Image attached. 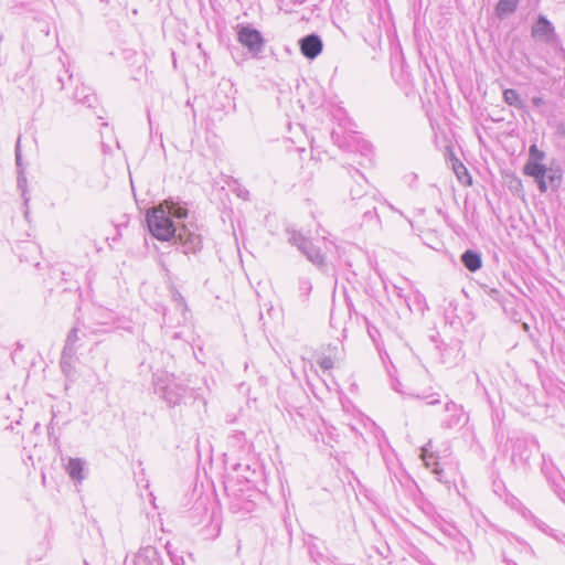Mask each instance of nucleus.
I'll use <instances>...</instances> for the list:
<instances>
[{"label":"nucleus","instance_id":"obj_1","mask_svg":"<svg viewBox=\"0 0 565 565\" xmlns=\"http://www.w3.org/2000/svg\"><path fill=\"white\" fill-rule=\"evenodd\" d=\"M151 234L160 241L175 238L183 247L184 254H196L202 248L201 234L193 224L174 225L163 205L149 210L146 215Z\"/></svg>","mask_w":565,"mask_h":565},{"label":"nucleus","instance_id":"obj_2","mask_svg":"<svg viewBox=\"0 0 565 565\" xmlns=\"http://www.w3.org/2000/svg\"><path fill=\"white\" fill-rule=\"evenodd\" d=\"M153 385L154 393L170 407L181 405L186 395L191 392L186 385L169 375L156 376Z\"/></svg>","mask_w":565,"mask_h":565},{"label":"nucleus","instance_id":"obj_3","mask_svg":"<svg viewBox=\"0 0 565 565\" xmlns=\"http://www.w3.org/2000/svg\"><path fill=\"white\" fill-rule=\"evenodd\" d=\"M288 243L297 247V249L306 256V258L317 266L319 269L326 268V257L321 250L316 247L312 242L303 236L300 232L287 228Z\"/></svg>","mask_w":565,"mask_h":565},{"label":"nucleus","instance_id":"obj_4","mask_svg":"<svg viewBox=\"0 0 565 565\" xmlns=\"http://www.w3.org/2000/svg\"><path fill=\"white\" fill-rule=\"evenodd\" d=\"M237 40L254 57L262 55L265 40L258 30L249 25L241 26L237 31Z\"/></svg>","mask_w":565,"mask_h":565},{"label":"nucleus","instance_id":"obj_5","mask_svg":"<svg viewBox=\"0 0 565 565\" xmlns=\"http://www.w3.org/2000/svg\"><path fill=\"white\" fill-rule=\"evenodd\" d=\"M446 416L441 420V428L454 429L467 423L468 417L461 405L449 401L445 405Z\"/></svg>","mask_w":565,"mask_h":565},{"label":"nucleus","instance_id":"obj_6","mask_svg":"<svg viewBox=\"0 0 565 565\" xmlns=\"http://www.w3.org/2000/svg\"><path fill=\"white\" fill-rule=\"evenodd\" d=\"M113 318L110 312L103 308H95L87 320L82 326L90 333L103 331L99 327H108L111 324Z\"/></svg>","mask_w":565,"mask_h":565},{"label":"nucleus","instance_id":"obj_7","mask_svg":"<svg viewBox=\"0 0 565 565\" xmlns=\"http://www.w3.org/2000/svg\"><path fill=\"white\" fill-rule=\"evenodd\" d=\"M452 534L454 539L450 540V545L456 551L458 561L463 563L472 562L475 555L469 540L460 532H454Z\"/></svg>","mask_w":565,"mask_h":565},{"label":"nucleus","instance_id":"obj_8","mask_svg":"<svg viewBox=\"0 0 565 565\" xmlns=\"http://www.w3.org/2000/svg\"><path fill=\"white\" fill-rule=\"evenodd\" d=\"M532 35L545 43H554L556 41L555 29L545 17L537 19L532 28Z\"/></svg>","mask_w":565,"mask_h":565},{"label":"nucleus","instance_id":"obj_9","mask_svg":"<svg viewBox=\"0 0 565 565\" xmlns=\"http://www.w3.org/2000/svg\"><path fill=\"white\" fill-rule=\"evenodd\" d=\"M299 45L302 55L310 60L316 58L323 47L321 38L315 33L300 39Z\"/></svg>","mask_w":565,"mask_h":565},{"label":"nucleus","instance_id":"obj_10","mask_svg":"<svg viewBox=\"0 0 565 565\" xmlns=\"http://www.w3.org/2000/svg\"><path fill=\"white\" fill-rule=\"evenodd\" d=\"M134 565H162V559L156 547L146 546L136 554Z\"/></svg>","mask_w":565,"mask_h":565},{"label":"nucleus","instance_id":"obj_11","mask_svg":"<svg viewBox=\"0 0 565 565\" xmlns=\"http://www.w3.org/2000/svg\"><path fill=\"white\" fill-rule=\"evenodd\" d=\"M356 210L361 211L365 221L377 218L376 207L374 206V198L372 195H362L360 203H355Z\"/></svg>","mask_w":565,"mask_h":565},{"label":"nucleus","instance_id":"obj_12","mask_svg":"<svg viewBox=\"0 0 565 565\" xmlns=\"http://www.w3.org/2000/svg\"><path fill=\"white\" fill-rule=\"evenodd\" d=\"M461 263L469 271H477L482 266L481 254L473 249H467L461 254Z\"/></svg>","mask_w":565,"mask_h":565},{"label":"nucleus","instance_id":"obj_13","mask_svg":"<svg viewBox=\"0 0 565 565\" xmlns=\"http://www.w3.org/2000/svg\"><path fill=\"white\" fill-rule=\"evenodd\" d=\"M161 205H163V209L167 211V215L169 216L178 220H182L188 216V209L179 201L170 199L166 200Z\"/></svg>","mask_w":565,"mask_h":565},{"label":"nucleus","instance_id":"obj_14","mask_svg":"<svg viewBox=\"0 0 565 565\" xmlns=\"http://www.w3.org/2000/svg\"><path fill=\"white\" fill-rule=\"evenodd\" d=\"M78 323H79V321H77V326L73 327L72 330L68 332V334L66 337L64 349H63V358H65V356H70L71 358L76 352V349H77L76 348V343L79 340V337H78V331H79Z\"/></svg>","mask_w":565,"mask_h":565},{"label":"nucleus","instance_id":"obj_15","mask_svg":"<svg viewBox=\"0 0 565 565\" xmlns=\"http://www.w3.org/2000/svg\"><path fill=\"white\" fill-rule=\"evenodd\" d=\"M74 98L77 103L86 105L87 107H93V104L97 100L96 95L92 89L84 85L75 89Z\"/></svg>","mask_w":565,"mask_h":565},{"label":"nucleus","instance_id":"obj_16","mask_svg":"<svg viewBox=\"0 0 565 565\" xmlns=\"http://www.w3.org/2000/svg\"><path fill=\"white\" fill-rule=\"evenodd\" d=\"M83 470H84V461L82 459H79V458H70L68 459V462L66 466V471L71 479L76 480V481H82L84 479Z\"/></svg>","mask_w":565,"mask_h":565},{"label":"nucleus","instance_id":"obj_17","mask_svg":"<svg viewBox=\"0 0 565 565\" xmlns=\"http://www.w3.org/2000/svg\"><path fill=\"white\" fill-rule=\"evenodd\" d=\"M49 551V544L45 541L39 542L29 552L28 564L41 562Z\"/></svg>","mask_w":565,"mask_h":565},{"label":"nucleus","instance_id":"obj_18","mask_svg":"<svg viewBox=\"0 0 565 565\" xmlns=\"http://www.w3.org/2000/svg\"><path fill=\"white\" fill-rule=\"evenodd\" d=\"M17 185H18V189L21 190L24 205H25V207H28V204L30 201V195L28 194V180H26V177L24 173V168H21L20 170H18ZM28 215H29V210L25 209L24 216L28 217Z\"/></svg>","mask_w":565,"mask_h":565},{"label":"nucleus","instance_id":"obj_19","mask_svg":"<svg viewBox=\"0 0 565 565\" xmlns=\"http://www.w3.org/2000/svg\"><path fill=\"white\" fill-rule=\"evenodd\" d=\"M547 168L542 162L527 161L523 168V173L532 178L545 177Z\"/></svg>","mask_w":565,"mask_h":565},{"label":"nucleus","instance_id":"obj_20","mask_svg":"<svg viewBox=\"0 0 565 565\" xmlns=\"http://www.w3.org/2000/svg\"><path fill=\"white\" fill-rule=\"evenodd\" d=\"M518 4L519 0H499L495 7L497 15L503 18L513 13L516 10Z\"/></svg>","mask_w":565,"mask_h":565},{"label":"nucleus","instance_id":"obj_21","mask_svg":"<svg viewBox=\"0 0 565 565\" xmlns=\"http://www.w3.org/2000/svg\"><path fill=\"white\" fill-rule=\"evenodd\" d=\"M503 99L510 106H513L519 109L524 108V103L521 99L520 94L515 89H512V88L504 89Z\"/></svg>","mask_w":565,"mask_h":565},{"label":"nucleus","instance_id":"obj_22","mask_svg":"<svg viewBox=\"0 0 565 565\" xmlns=\"http://www.w3.org/2000/svg\"><path fill=\"white\" fill-rule=\"evenodd\" d=\"M545 179L552 190H557L562 183V171L559 169L547 168Z\"/></svg>","mask_w":565,"mask_h":565},{"label":"nucleus","instance_id":"obj_23","mask_svg":"<svg viewBox=\"0 0 565 565\" xmlns=\"http://www.w3.org/2000/svg\"><path fill=\"white\" fill-rule=\"evenodd\" d=\"M230 509L235 513H238V512L249 513L254 509V503L249 500L241 501V499H234L231 502Z\"/></svg>","mask_w":565,"mask_h":565},{"label":"nucleus","instance_id":"obj_24","mask_svg":"<svg viewBox=\"0 0 565 565\" xmlns=\"http://www.w3.org/2000/svg\"><path fill=\"white\" fill-rule=\"evenodd\" d=\"M546 154L540 150L536 145H531L529 148V160L530 162H543Z\"/></svg>","mask_w":565,"mask_h":565},{"label":"nucleus","instance_id":"obj_25","mask_svg":"<svg viewBox=\"0 0 565 565\" xmlns=\"http://www.w3.org/2000/svg\"><path fill=\"white\" fill-rule=\"evenodd\" d=\"M298 288H299L300 295L305 299H307L312 289L311 281L308 278H300L299 282H298Z\"/></svg>","mask_w":565,"mask_h":565},{"label":"nucleus","instance_id":"obj_26","mask_svg":"<svg viewBox=\"0 0 565 565\" xmlns=\"http://www.w3.org/2000/svg\"><path fill=\"white\" fill-rule=\"evenodd\" d=\"M167 552L170 557V561L173 565H185L184 557L182 555H179L175 551L172 550V546L168 543L167 544Z\"/></svg>","mask_w":565,"mask_h":565},{"label":"nucleus","instance_id":"obj_27","mask_svg":"<svg viewBox=\"0 0 565 565\" xmlns=\"http://www.w3.org/2000/svg\"><path fill=\"white\" fill-rule=\"evenodd\" d=\"M454 171H455V173H456V175H457V178H458V180H459L460 182H463V178H465V177H466V178H468V179L470 180V177H469V174H468V171H467L466 167H465L461 162L457 161V162L454 164Z\"/></svg>","mask_w":565,"mask_h":565},{"label":"nucleus","instance_id":"obj_28","mask_svg":"<svg viewBox=\"0 0 565 565\" xmlns=\"http://www.w3.org/2000/svg\"><path fill=\"white\" fill-rule=\"evenodd\" d=\"M412 301L417 307L418 311H424L425 308L427 307L425 297L419 291L414 292Z\"/></svg>","mask_w":565,"mask_h":565},{"label":"nucleus","instance_id":"obj_29","mask_svg":"<svg viewBox=\"0 0 565 565\" xmlns=\"http://www.w3.org/2000/svg\"><path fill=\"white\" fill-rule=\"evenodd\" d=\"M317 363L323 371H329L334 366V360L328 355L320 356Z\"/></svg>","mask_w":565,"mask_h":565},{"label":"nucleus","instance_id":"obj_30","mask_svg":"<svg viewBox=\"0 0 565 565\" xmlns=\"http://www.w3.org/2000/svg\"><path fill=\"white\" fill-rule=\"evenodd\" d=\"M14 152H15V164H17L18 170H20L21 168H24L23 163H22V154H21V137H19L17 140Z\"/></svg>","mask_w":565,"mask_h":565},{"label":"nucleus","instance_id":"obj_31","mask_svg":"<svg viewBox=\"0 0 565 565\" xmlns=\"http://www.w3.org/2000/svg\"><path fill=\"white\" fill-rule=\"evenodd\" d=\"M409 395L414 396L416 398H419V399L427 401L428 405H435V404H438L440 402L439 398L434 397L435 394L428 395V394H414V393H411Z\"/></svg>","mask_w":565,"mask_h":565},{"label":"nucleus","instance_id":"obj_32","mask_svg":"<svg viewBox=\"0 0 565 565\" xmlns=\"http://www.w3.org/2000/svg\"><path fill=\"white\" fill-rule=\"evenodd\" d=\"M440 531L449 537V540H452L454 539V532H459L458 529L452 525V524H449V523H445L443 525H440Z\"/></svg>","mask_w":565,"mask_h":565},{"label":"nucleus","instance_id":"obj_33","mask_svg":"<svg viewBox=\"0 0 565 565\" xmlns=\"http://www.w3.org/2000/svg\"><path fill=\"white\" fill-rule=\"evenodd\" d=\"M536 183H537V186H539V190L542 192V193H545L550 185H548V182L547 180L545 179V177H541V178H534Z\"/></svg>","mask_w":565,"mask_h":565},{"label":"nucleus","instance_id":"obj_34","mask_svg":"<svg viewBox=\"0 0 565 565\" xmlns=\"http://www.w3.org/2000/svg\"><path fill=\"white\" fill-rule=\"evenodd\" d=\"M230 438L233 443L241 445L245 441V434L243 431H235Z\"/></svg>","mask_w":565,"mask_h":565},{"label":"nucleus","instance_id":"obj_35","mask_svg":"<svg viewBox=\"0 0 565 565\" xmlns=\"http://www.w3.org/2000/svg\"><path fill=\"white\" fill-rule=\"evenodd\" d=\"M362 192H363V184H360V183H359V189H358V190H354V189H352V190H351V196H352V200H353V201L358 200V202H356V203H360V198H361L362 195H365V194H364V193H362Z\"/></svg>","mask_w":565,"mask_h":565},{"label":"nucleus","instance_id":"obj_36","mask_svg":"<svg viewBox=\"0 0 565 565\" xmlns=\"http://www.w3.org/2000/svg\"><path fill=\"white\" fill-rule=\"evenodd\" d=\"M534 524L544 533H547L550 535H553L552 533V530L550 529V526L547 524H545L544 522L537 520V519H534Z\"/></svg>","mask_w":565,"mask_h":565},{"label":"nucleus","instance_id":"obj_37","mask_svg":"<svg viewBox=\"0 0 565 565\" xmlns=\"http://www.w3.org/2000/svg\"><path fill=\"white\" fill-rule=\"evenodd\" d=\"M394 288H395L396 296L399 297V298H403L404 301L406 302L407 307L409 309H412L411 303H409L411 299H408L406 296L403 295V289L399 288V287H394Z\"/></svg>","mask_w":565,"mask_h":565},{"label":"nucleus","instance_id":"obj_38","mask_svg":"<svg viewBox=\"0 0 565 565\" xmlns=\"http://www.w3.org/2000/svg\"><path fill=\"white\" fill-rule=\"evenodd\" d=\"M532 104L535 106V107H541L542 105L545 104L544 99L540 96H535L532 98Z\"/></svg>","mask_w":565,"mask_h":565},{"label":"nucleus","instance_id":"obj_39","mask_svg":"<svg viewBox=\"0 0 565 565\" xmlns=\"http://www.w3.org/2000/svg\"><path fill=\"white\" fill-rule=\"evenodd\" d=\"M423 460L425 461V463L427 466H429L430 463L428 462V456H427V449L426 448H423Z\"/></svg>","mask_w":565,"mask_h":565},{"label":"nucleus","instance_id":"obj_40","mask_svg":"<svg viewBox=\"0 0 565 565\" xmlns=\"http://www.w3.org/2000/svg\"><path fill=\"white\" fill-rule=\"evenodd\" d=\"M558 134H561V135H565V125H561V126L558 127Z\"/></svg>","mask_w":565,"mask_h":565},{"label":"nucleus","instance_id":"obj_41","mask_svg":"<svg viewBox=\"0 0 565 565\" xmlns=\"http://www.w3.org/2000/svg\"><path fill=\"white\" fill-rule=\"evenodd\" d=\"M355 172H356V174H359L360 179H361V180L363 181V183L365 184V183H366V180H365L364 175H362L361 173H359V171H358V170H356Z\"/></svg>","mask_w":565,"mask_h":565},{"label":"nucleus","instance_id":"obj_42","mask_svg":"<svg viewBox=\"0 0 565 565\" xmlns=\"http://www.w3.org/2000/svg\"><path fill=\"white\" fill-rule=\"evenodd\" d=\"M498 294H499V291H498L497 289H492V290H491V296H492L493 298H494V296H495V295H498Z\"/></svg>","mask_w":565,"mask_h":565},{"label":"nucleus","instance_id":"obj_43","mask_svg":"<svg viewBox=\"0 0 565 565\" xmlns=\"http://www.w3.org/2000/svg\"><path fill=\"white\" fill-rule=\"evenodd\" d=\"M183 302H184V301H183V298H180V303H179V305H180V306H183Z\"/></svg>","mask_w":565,"mask_h":565},{"label":"nucleus","instance_id":"obj_44","mask_svg":"<svg viewBox=\"0 0 565 565\" xmlns=\"http://www.w3.org/2000/svg\"><path fill=\"white\" fill-rule=\"evenodd\" d=\"M58 82L62 84V87H63L64 84H63V79L61 77L58 78Z\"/></svg>","mask_w":565,"mask_h":565},{"label":"nucleus","instance_id":"obj_45","mask_svg":"<svg viewBox=\"0 0 565 565\" xmlns=\"http://www.w3.org/2000/svg\"><path fill=\"white\" fill-rule=\"evenodd\" d=\"M435 473H439V470L437 468L434 469Z\"/></svg>","mask_w":565,"mask_h":565}]
</instances>
